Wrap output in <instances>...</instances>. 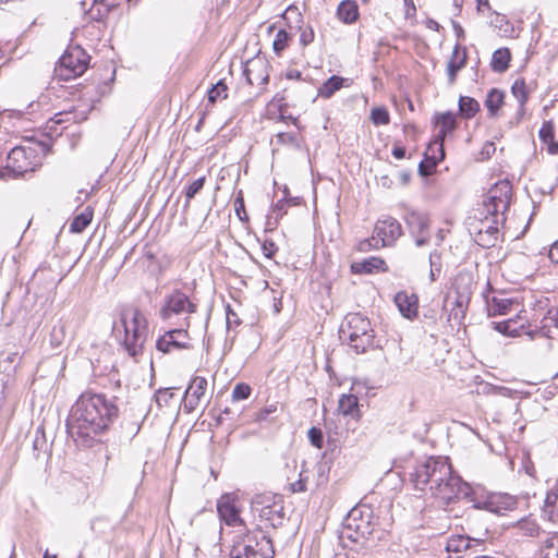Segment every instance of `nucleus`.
<instances>
[{
  "instance_id": "1",
  "label": "nucleus",
  "mask_w": 558,
  "mask_h": 558,
  "mask_svg": "<svg viewBox=\"0 0 558 558\" xmlns=\"http://www.w3.org/2000/svg\"><path fill=\"white\" fill-rule=\"evenodd\" d=\"M118 416V407L102 393L85 392L71 409L68 432L78 446L90 447Z\"/></svg>"
},
{
  "instance_id": "2",
  "label": "nucleus",
  "mask_w": 558,
  "mask_h": 558,
  "mask_svg": "<svg viewBox=\"0 0 558 558\" xmlns=\"http://www.w3.org/2000/svg\"><path fill=\"white\" fill-rule=\"evenodd\" d=\"M120 322L124 329L123 347L132 357L143 353L148 335V323L145 315L134 306L122 310Z\"/></svg>"
},
{
  "instance_id": "3",
  "label": "nucleus",
  "mask_w": 558,
  "mask_h": 558,
  "mask_svg": "<svg viewBox=\"0 0 558 558\" xmlns=\"http://www.w3.org/2000/svg\"><path fill=\"white\" fill-rule=\"evenodd\" d=\"M339 338L348 343L355 353H364L373 344V330L371 323L361 314H349L345 323L341 325Z\"/></svg>"
},
{
  "instance_id": "4",
  "label": "nucleus",
  "mask_w": 558,
  "mask_h": 558,
  "mask_svg": "<svg viewBox=\"0 0 558 558\" xmlns=\"http://www.w3.org/2000/svg\"><path fill=\"white\" fill-rule=\"evenodd\" d=\"M344 533L348 538L359 542L367 538L374 532L373 511L366 505H359L351 509L343 521Z\"/></svg>"
},
{
  "instance_id": "5",
  "label": "nucleus",
  "mask_w": 558,
  "mask_h": 558,
  "mask_svg": "<svg viewBox=\"0 0 558 558\" xmlns=\"http://www.w3.org/2000/svg\"><path fill=\"white\" fill-rule=\"evenodd\" d=\"M88 54L80 47L68 49L59 59L54 69L60 81H70L82 75L88 66Z\"/></svg>"
},
{
  "instance_id": "6",
  "label": "nucleus",
  "mask_w": 558,
  "mask_h": 558,
  "mask_svg": "<svg viewBox=\"0 0 558 558\" xmlns=\"http://www.w3.org/2000/svg\"><path fill=\"white\" fill-rule=\"evenodd\" d=\"M432 495L441 501L442 504H450L460 498H465L471 495L472 487L462 481V478L451 471L449 476H445L441 478V482H438L435 486H433Z\"/></svg>"
},
{
  "instance_id": "7",
  "label": "nucleus",
  "mask_w": 558,
  "mask_h": 558,
  "mask_svg": "<svg viewBox=\"0 0 558 558\" xmlns=\"http://www.w3.org/2000/svg\"><path fill=\"white\" fill-rule=\"evenodd\" d=\"M468 500L472 502L476 509H484L496 514H505L507 511L513 510L517 506L514 497L508 494H485L472 488Z\"/></svg>"
},
{
  "instance_id": "8",
  "label": "nucleus",
  "mask_w": 558,
  "mask_h": 558,
  "mask_svg": "<svg viewBox=\"0 0 558 558\" xmlns=\"http://www.w3.org/2000/svg\"><path fill=\"white\" fill-rule=\"evenodd\" d=\"M511 184L509 181L497 182L487 193L484 202L487 214L493 217H501L505 221V213L508 210L511 201Z\"/></svg>"
},
{
  "instance_id": "9",
  "label": "nucleus",
  "mask_w": 558,
  "mask_h": 558,
  "mask_svg": "<svg viewBox=\"0 0 558 558\" xmlns=\"http://www.w3.org/2000/svg\"><path fill=\"white\" fill-rule=\"evenodd\" d=\"M38 165L37 153L32 147L16 146L8 154L5 169L14 175L33 172Z\"/></svg>"
},
{
  "instance_id": "10",
  "label": "nucleus",
  "mask_w": 558,
  "mask_h": 558,
  "mask_svg": "<svg viewBox=\"0 0 558 558\" xmlns=\"http://www.w3.org/2000/svg\"><path fill=\"white\" fill-rule=\"evenodd\" d=\"M407 228L414 239L417 247L425 246L430 242L429 218L427 214L413 209L407 210L403 216Z\"/></svg>"
},
{
  "instance_id": "11",
  "label": "nucleus",
  "mask_w": 558,
  "mask_h": 558,
  "mask_svg": "<svg viewBox=\"0 0 558 558\" xmlns=\"http://www.w3.org/2000/svg\"><path fill=\"white\" fill-rule=\"evenodd\" d=\"M197 305L190 296L181 290H173L165 299V303L160 308V317L169 319L173 315L195 313Z\"/></svg>"
},
{
  "instance_id": "12",
  "label": "nucleus",
  "mask_w": 558,
  "mask_h": 558,
  "mask_svg": "<svg viewBox=\"0 0 558 558\" xmlns=\"http://www.w3.org/2000/svg\"><path fill=\"white\" fill-rule=\"evenodd\" d=\"M375 234V248L392 245L397 239L402 234L400 222L392 218L386 217L379 219L374 228Z\"/></svg>"
},
{
  "instance_id": "13",
  "label": "nucleus",
  "mask_w": 558,
  "mask_h": 558,
  "mask_svg": "<svg viewBox=\"0 0 558 558\" xmlns=\"http://www.w3.org/2000/svg\"><path fill=\"white\" fill-rule=\"evenodd\" d=\"M444 459V457H428L422 461H417L414 471L411 473V478L416 489H427L429 481L433 478Z\"/></svg>"
},
{
  "instance_id": "14",
  "label": "nucleus",
  "mask_w": 558,
  "mask_h": 558,
  "mask_svg": "<svg viewBox=\"0 0 558 558\" xmlns=\"http://www.w3.org/2000/svg\"><path fill=\"white\" fill-rule=\"evenodd\" d=\"M217 511L221 521L229 526H246L245 522L240 518V510L235 506V498L231 495H222L217 502Z\"/></svg>"
},
{
  "instance_id": "15",
  "label": "nucleus",
  "mask_w": 558,
  "mask_h": 558,
  "mask_svg": "<svg viewBox=\"0 0 558 558\" xmlns=\"http://www.w3.org/2000/svg\"><path fill=\"white\" fill-rule=\"evenodd\" d=\"M436 125L438 128V132L435 135L434 138V145L433 147H436L439 156L437 159H444L445 158V150H444V141L445 137L450 134L457 126L456 122V116L451 112H444L436 117Z\"/></svg>"
},
{
  "instance_id": "16",
  "label": "nucleus",
  "mask_w": 558,
  "mask_h": 558,
  "mask_svg": "<svg viewBox=\"0 0 558 558\" xmlns=\"http://www.w3.org/2000/svg\"><path fill=\"white\" fill-rule=\"evenodd\" d=\"M187 332L183 329H173L167 331L156 342V348L162 353H168L172 350L187 348Z\"/></svg>"
},
{
  "instance_id": "17",
  "label": "nucleus",
  "mask_w": 558,
  "mask_h": 558,
  "mask_svg": "<svg viewBox=\"0 0 558 558\" xmlns=\"http://www.w3.org/2000/svg\"><path fill=\"white\" fill-rule=\"evenodd\" d=\"M207 385L208 383L205 377L196 376L191 380L184 396V405L189 412L199 405L202 399L205 397Z\"/></svg>"
},
{
  "instance_id": "18",
  "label": "nucleus",
  "mask_w": 558,
  "mask_h": 558,
  "mask_svg": "<svg viewBox=\"0 0 558 558\" xmlns=\"http://www.w3.org/2000/svg\"><path fill=\"white\" fill-rule=\"evenodd\" d=\"M395 304L403 317L412 319L417 316L418 300L415 294L400 291L395 295Z\"/></svg>"
},
{
  "instance_id": "19",
  "label": "nucleus",
  "mask_w": 558,
  "mask_h": 558,
  "mask_svg": "<svg viewBox=\"0 0 558 558\" xmlns=\"http://www.w3.org/2000/svg\"><path fill=\"white\" fill-rule=\"evenodd\" d=\"M519 307V302L506 294H499L487 300V311L489 316L507 315Z\"/></svg>"
},
{
  "instance_id": "20",
  "label": "nucleus",
  "mask_w": 558,
  "mask_h": 558,
  "mask_svg": "<svg viewBox=\"0 0 558 558\" xmlns=\"http://www.w3.org/2000/svg\"><path fill=\"white\" fill-rule=\"evenodd\" d=\"M472 291L469 287L454 291L453 301L451 302L452 307L450 308L449 317L454 320H461L465 316V310L470 303Z\"/></svg>"
},
{
  "instance_id": "21",
  "label": "nucleus",
  "mask_w": 558,
  "mask_h": 558,
  "mask_svg": "<svg viewBox=\"0 0 558 558\" xmlns=\"http://www.w3.org/2000/svg\"><path fill=\"white\" fill-rule=\"evenodd\" d=\"M466 49L456 45L447 64V75L450 85L454 84L460 70L466 65Z\"/></svg>"
},
{
  "instance_id": "22",
  "label": "nucleus",
  "mask_w": 558,
  "mask_h": 558,
  "mask_svg": "<svg viewBox=\"0 0 558 558\" xmlns=\"http://www.w3.org/2000/svg\"><path fill=\"white\" fill-rule=\"evenodd\" d=\"M338 413L341 417L338 418V424L342 425V420L348 416L353 418L360 417L359 399L354 395H342L338 401Z\"/></svg>"
},
{
  "instance_id": "23",
  "label": "nucleus",
  "mask_w": 558,
  "mask_h": 558,
  "mask_svg": "<svg viewBox=\"0 0 558 558\" xmlns=\"http://www.w3.org/2000/svg\"><path fill=\"white\" fill-rule=\"evenodd\" d=\"M243 74L250 85L263 86L268 83L266 66L259 61H251L246 64Z\"/></svg>"
},
{
  "instance_id": "24",
  "label": "nucleus",
  "mask_w": 558,
  "mask_h": 558,
  "mask_svg": "<svg viewBox=\"0 0 558 558\" xmlns=\"http://www.w3.org/2000/svg\"><path fill=\"white\" fill-rule=\"evenodd\" d=\"M536 333L554 339L558 336V308H550L541 320V327Z\"/></svg>"
},
{
  "instance_id": "25",
  "label": "nucleus",
  "mask_w": 558,
  "mask_h": 558,
  "mask_svg": "<svg viewBox=\"0 0 558 558\" xmlns=\"http://www.w3.org/2000/svg\"><path fill=\"white\" fill-rule=\"evenodd\" d=\"M351 84L352 80L350 78L332 75L318 88L317 95L324 99H329L336 92L344 86L349 87Z\"/></svg>"
},
{
  "instance_id": "26",
  "label": "nucleus",
  "mask_w": 558,
  "mask_h": 558,
  "mask_svg": "<svg viewBox=\"0 0 558 558\" xmlns=\"http://www.w3.org/2000/svg\"><path fill=\"white\" fill-rule=\"evenodd\" d=\"M386 263L379 257H369L362 262L353 263L351 268L355 274H373L375 271H385Z\"/></svg>"
},
{
  "instance_id": "27",
  "label": "nucleus",
  "mask_w": 558,
  "mask_h": 558,
  "mask_svg": "<svg viewBox=\"0 0 558 558\" xmlns=\"http://www.w3.org/2000/svg\"><path fill=\"white\" fill-rule=\"evenodd\" d=\"M473 543L480 545L481 539L472 538L466 535H453L448 538L446 549L449 553H462L471 548L473 546Z\"/></svg>"
},
{
  "instance_id": "28",
  "label": "nucleus",
  "mask_w": 558,
  "mask_h": 558,
  "mask_svg": "<svg viewBox=\"0 0 558 558\" xmlns=\"http://www.w3.org/2000/svg\"><path fill=\"white\" fill-rule=\"evenodd\" d=\"M258 515L262 520L267 521L272 527L281 525L284 515L282 502L276 504L267 509L258 508Z\"/></svg>"
},
{
  "instance_id": "29",
  "label": "nucleus",
  "mask_w": 558,
  "mask_h": 558,
  "mask_svg": "<svg viewBox=\"0 0 558 558\" xmlns=\"http://www.w3.org/2000/svg\"><path fill=\"white\" fill-rule=\"evenodd\" d=\"M513 529L517 531L518 535L526 537H538L542 533L539 524L531 517L519 520Z\"/></svg>"
},
{
  "instance_id": "30",
  "label": "nucleus",
  "mask_w": 558,
  "mask_h": 558,
  "mask_svg": "<svg viewBox=\"0 0 558 558\" xmlns=\"http://www.w3.org/2000/svg\"><path fill=\"white\" fill-rule=\"evenodd\" d=\"M337 15L340 21L351 24L359 16V7L353 0H344L338 5Z\"/></svg>"
},
{
  "instance_id": "31",
  "label": "nucleus",
  "mask_w": 558,
  "mask_h": 558,
  "mask_svg": "<svg viewBox=\"0 0 558 558\" xmlns=\"http://www.w3.org/2000/svg\"><path fill=\"white\" fill-rule=\"evenodd\" d=\"M541 141L547 145V150L551 155L558 154V143L554 141V123L553 121H545L538 132Z\"/></svg>"
},
{
  "instance_id": "32",
  "label": "nucleus",
  "mask_w": 558,
  "mask_h": 558,
  "mask_svg": "<svg viewBox=\"0 0 558 558\" xmlns=\"http://www.w3.org/2000/svg\"><path fill=\"white\" fill-rule=\"evenodd\" d=\"M245 558H258L256 550V530L246 531L238 537Z\"/></svg>"
},
{
  "instance_id": "33",
  "label": "nucleus",
  "mask_w": 558,
  "mask_h": 558,
  "mask_svg": "<svg viewBox=\"0 0 558 558\" xmlns=\"http://www.w3.org/2000/svg\"><path fill=\"white\" fill-rule=\"evenodd\" d=\"M511 53L508 48L497 49L492 57L490 66L494 72L504 73L509 68Z\"/></svg>"
},
{
  "instance_id": "34",
  "label": "nucleus",
  "mask_w": 558,
  "mask_h": 558,
  "mask_svg": "<svg viewBox=\"0 0 558 558\" xmlns=\"http://www.w3.org/2000/svg\"><path fill=\"white\" fill-rule=\"evenodd\" d=\"M511 93L519 102V116L524 113V105L529 99V88L523 78H518L511 86Z\"/></svg>"
},
{
  "instance_id": "35",
  "label": "nucleus",
  "mask_w": 558,
  "mask_h": 558,
  "mask_svg": "<svg viewBox=\"0 0 558 558\" xmlns=\"http://www.w3.org/2000/svg\"><path fill=\"white\" fill-rule=\"evenodd\" d=\"M256 550L258 558H274L275 550L271 539L262 533L260 530H256Z\"/></svg>"
},
{
  "instance_id": "36",
  "label": "nucleus",
  "mask_w": 558,
  "mask_h": 558,
  "mask_svg": "<svg viewBox=\"0 0 558 558\" xmlns=\"http://www.w3.org/2000/svg\"><path fill=\"white\" fill-rule=\"evenodd\" d=\"M433 145H434V141L428 144V147L425 151V158L429 162L428 170H425V162H421L418 165V171L424 177L430 175L433 173V171L435 170L436 166L442 160V159H437V157L439 156V153L436 147H433V149H432Z\"/></svg>"
},
{
  "instance_id": "37",
  "label": "nucleus",
  "mask_w": 558,
  "mask_h": 558,
  "mask_svg": "<svg viewBox=\"0 0 558 558\" xmlns=\"http://www.w3.org/2000/svg\"><path fill=\"white\" fill-rule=\"evenodd\" d=\"M505 95L501 90L497 88H493L489 90L486 99L485 107L487 108L489 116L495 117L498 110L501 108L504 104Z\"/></svg>"
},
{
  "instance_id": "38",
  "label": "nucleus",
  "mask_w": 558,
  "mask_h": 558,
  "mask_svg": "<svg viewBox=\"0 0 558 558\" xmlns=\"http://www.w3.org/2000/svg\"><path fill=\"white\" fill-rule=\"evenodd\" d=\"M93 219V210L90 208H85L84 211L76 215L70 225V231L73 233L83 232Z\"/></svg>"
},
{
  "instance_id": "39",
  "label": "nucleus",
  "mask_w": 558,
  "mask_h": 558,
  "mask_svg": "<svg viewBox=\"0 0 558 558\" xmlns=\"http://www.w3.org/2000/svg\"><path fill=\"white\" fill-rule=\"evenodd\" d=\"M281 498L269 494H257L252 499V510L258 512V508H269L276 504H281Z\"/></svg>"
},
{
  "instance_id": "40",
  "label": "nucleus",
  "mask_w": 558,
  "mask_h": 558,
  "mask_svg": "<svg viewBox=\"0 0 558 558\" xmlns=\"http://www.w3.org/2000/svg\"><path fill=\"white\" fill-rule=\"evenodd\" d=\"M459 110L466 118H473L480 110V104L474 98L461 96L459 99Z\"/></svg>"
},
{
  "instance_id": "41",
  "label": "nucleus",
  "mask_w": 558,
  "mask_h": 558,
  "mask_svg": "<svg viewBox=\"0 0 558 558\" xmlns=\"http://www.w3.org/2000/svg\"><path fill=\"white\" fill-rule=\"evenodd\" d=\"M451 464L449 463L448 458H445L442 462L439 464L438 470L435 472L433 478L429 481L426 490L432 492L433 486H435L438 482H441V478H445V476H449V474H451Z\"/></svg>"
},
{
  "instance_id": "42",
  "label": "nucleus",
  "mask_w": 558,
  "mask_h": 558,
  "mask_svg": "<svg viewBox=\"0 0 558 558\" xmlns=\"http://www.w3.org/2000/svg\"><path fill=\"white\" fill-rule=\"evenodd\" d=\"M289 40V33L286 29H279L272 43L274 52L277 56H280L281 52L288 47Z\"/></svg>"
},
{
  "instance_id": "43",
  "label": "nucleus",
  "mask_w": 558,
  "mask_h": 558,
  "mask_svg": "<svg viewBox=\"0 0 558 558\" xmlns=\"http://www.w3.org/2000/svg\"><path fill=\"white\" fill-rule=\"evenodd\" d=\"M65 341V326L59 323L52 327L50 342L53 349L61 347Z\"/></svg>"
},
{
  "instance_id": "44",
  "label": "nucleus",
  "mask_w": 558,
  "mask_h": 558,
  "mask_svg": "<svg viewBox=\"0 0 558 558\" xmlns=\"http://www.w3.org/2000/svg\"><path fill=\"white\" fill-rule=\"evenodd\" d=\"M498 222H499V217H495L494 225H489L486 227L485 230H483V233L488 234V239L482 240L483 247H490V246L495 245V243L497 241V235L499 233V230L497 227Z\"/></svg>"
},
{
  "instance_id": "45",
  "label": "nucleus",
  "mask_w": 558,
  "mask_h": 558,
  "mask_svg": "<svg viewBox=\"0 0 558 558\" xmlns=\"http://www.w3.org/2000/svg\"><path fill=\"white\" fill-rule=\"evenodd\" d=\"M544 558H558V533L550 536L543 547Z\"/></svg>"
},
{
  "instance_id": "46",
  "label": "nucleus",
  "mask_w": 558,
  "mask_h": 558,
  "mask_svg": "<svg viewBox=\"0 0 558 558\" xmlns=\"http://www.w3.org/2000/svg\"><path fill=\"white\" fill-rule=\"evenodd\" d=\"M371 120L375 125H386L390 121L389 112L384 107H376L371 111Z\"/></svg>"
},
{
  "instance_id": "47",
  "label": "nucleus",
  "mask_w": 558,
  "mask_h": 558,
  "mask_svg": "<svg viewBox=\"0 0 558 558\" xmlns=\"http://www.w3.org/2000/svg\"><path fill=\"white\" fill-rule=\"evenodd\" d=\"M227 90H228L227 85L222 81H219L216 85H214L209 89L208 101L214 104L219 98L226 99L228 96Z\"/></svg>"
},
{
  "instance_id": "48",
  "label": "nucleus",
  "mask_w": 558,
  "mask_h": 558,
  "mask_svg": "<svg viewBox=\"0 0 558 558\" xmlns=\"http://www.w3.org/2000/svg\"><path fill=\"white\" fill-rule=\"evenodd\" d=\"M33 449L35 456L38 458L40 452H46L48 449L47 439L43 429L38 428L33 441Z\"/></svg>"
},
{
  "instance_id": "49",
  "label": "nucleus",
  "mask_w": 558,
  "mask_h": 558,
  "mask_svg": "<svg viewBox=\"0 0 558 558\" xmlns=\"http://www.w3.org/2000/svg\"><path fill=\"white\" fill-rule=\"evenodd\" d=\"M251 392L252 388L247 384L239 383L232 390V401L245 400L251 396Z\"/></svg>"
},
{
  "instance_id": "50",
  "label": "nucleus",
  "mask_w": 558,
  "mask_h": 558,
  "mask_svg": "<svg viewBox=\"0 0 558 558\" xmlns=\"http://www.w3.org/2000/svg\"><path fill=\"white\" fill-rule=\"evenodd\" d=\"M205 183V177L198 178L194 180L185 191L186 204L191 202L192 198L203 189Z\"/></svg>"
},
{
  "instance_id": "51",
  "label": "nucleus",
  "mask_w": 558,
  "mask_h": 558,
  "mask_svg": "<svg viewBox=\"0 0 558 558\" xmlns=\"http://www.w3.org/2000/svg\"><path fill=\"white\" fill-rule=\"evenodd\" d=\"M327 428H328V437L336 444H344L347 441V438H348V432L343 433V432H339L338 430V424L335 425V430H332L331 426L328 424L327 425Z\"/></svg>"
},
{
  "instance_id": "52",
  "label": "nucleus",
  "mask_w": 558,
  "mask_h": 558,
  "mask_svg": "<svg viewBox=\"0 0 558 558\" xmlns=\"http://www.w3.org/2000/svg\"><path fill=\"white\" fill-rule=\"evenodd\" d=\"M314 38H315V33H314V29L312 26L307 25L306 27L301 28L300 44L303 47H306L310 44H312L314 41Z\"/></svg>"
},
{
  "instance_id": "53",
  "label": "nucleus",
  "mask_w": 558,
  "mask_h": 558,
  "mask_svg": "<svg viewBox=\"0 0 558 558\" xmlns=\"http://www.w3.org/2000/svg\"><path fill=\"white\" fill-rule=\"evenodd\" d=\"M308 438H310V441H311V444L313 446H315L317 448H322L323 447L324 435H323V432H322L320 428L312 427L308 430Z\"/></svg>"
},
{
  "instance_id": "54",
  "label": "nucleus",
  "mask_w": 558,
  "mask_h": 558,
  "mask_svg": "<svg viewBox=\"0 0 558 558\" xmlns=\"http://www.w3.org/2000/svg\"><path fill=\"white\" fill-rule=\"evenodd\" d=\"M277 410H278L277 403L269 404V405L260 409L256 413L255 421H257V422L266 421L271 414L276 413Z\"/></svg>"
},
{
  "instance_id": "55",
  "label": "nucleus",
  "mask_w": 558,
  "mask_h": 558,
  "mask_svg": "<svg viewBox=\"0 0 558 558\" xmlns=\"http://www.w3.org/2000/svg\"><path fill=\"white\" fill-rule=\"evenodd\" d=\"M172 397L173 392L170 389H159L155 395V400L159 407H163L168 404Z\"/></svg>"
},
{
  "instance_id": "56",
  "label": "nucleus",
  "mask_w": 558,
  "mask_h": 558,
  "mask_svg": "<svg viewBox=\"0 0 558 558\" xmlns=\"http://www.w3.org/2000/svg\"><path fill=\"white\" fill-rule=\"evenodd\" d=\"M226 320L228 329L238 327L241 324L238 314L230 307V305L227 306Z\"/></svg>"
},
{
  "instance_id": "57",
  "label": "nucleus",
  "mask_w": 558,
  "mask_h": 558,
  "mask_svg": "<svg viewBox=\"0 0 558 558\" xmlns=\"http://www.w3.org/2000/svg\"><path fill=\"white\" fill-rule=\"evenodd\" d=\"M511 324H512L511 319L505 320V322L495 323V329L497 331L504 333V335L514 336L515 330L511 329Z\"/></svg>"
},
{
  "instance_id": "58",
  "label": "nucleus",
  "mask_w": 558,
  "mask_h": 558,
  "mask_svg": "<svg viewBox=\"0 0 558 558\" xmlns=\"http://www.w3.org/2000/svg\"><path fill=\"white\" fill-rule=\"evenodd\" d=\"M278 247L271 240H265L262 244V251L265 257L271 258L277 252Z\"/></svg>"
},
{
  "instance_id": "59",
  "label": "nucleus",
  "mask_w": 558,
  "mask_h": 558,
  "mask_svg": "<svg viewBox=\"0 0 558 558\" xmlns=\"http://www.w3.org/2000/svg\"><path fill=\"white\" fill-rule=\"evenodd\" d=\"M558 501V484L547 492L544 505L546 507L556 506Z\"/></svg>"
},
{
  "instance_id": "60",
  "label": "nucleus",
  "mask_w": 558,
  "mask_h": 558,
  "mask_svg": "<svg viewBox=\"0 0 558 558\" xmlns=\"http://www.w3.org/2000/svg\"><path fill=\"white\" fill-rule=\"evenodd\" d=\"M543 515L548 521H551V522L557 521L558 520V510L556 509V506L546 507V505H544V507H543Z\"/></svg>"
},
{
  "instance_id": "61",
  "label": "nucleus",
  "mask_w": 558,
  "mask_h": 558,
  "mask_svg": "<svg viewBox=\"0 0 558 558\" xmlns=\"http://www.w3.org/2000/svg\"><path fill=\"white\" fill-rule=\"evenodd\" d=\"M375 234L373 233L372 238L371 239H366V240H363L360 242L359 244V251L360 252H368L371 250H376L375 248Z\"/></svg>"
},
{
  "instance_id": "62",
  "label": "nucleus",
  "mask_w": 558,
  "mask_h": 558,
  "mask_svg": "<svg viewBox=\"0 0 558 558\" xmlns=\"http://www.w3.org/2000/svg\"><path fill=\"white\" fill-rule=\"evenodd\" d=\"M234 208H235V213H236L238 217L241 220L247 219L246 213H245V209H244V202H243L242 197H236L235 198Z\"/></svg>"
},
{
  "instance_id": "63",
  "label": "nucleus",
  "mask_w": 558,
  "mask_h": 558,
  "mask_svg": "<svg viewBox=\"0 0 558 558\" xmlns=\"http://www.w3.org/2000/svg\"><path fill=\"white\" fill-rule=\"evenodd\" d=\"M429 265L435 270H441L440 254L437 251L429 254Z\"/></svg>"
},
{
  "instance_id": "64",
  "label": "nucleus",
  "mask_w": 558,
  "mask_h": 558,
  "mask_svg": "<svg viewBox=\"0 0 558 558\" xmlns=\"http://www.w3.org/2000/svg\"><path fill=\"white\" fill-rule=\"evenodd\" d=\"M229 558H245L243 550L241 548L240 542H234L230 553Z\"/></svg>"
}]
</instances>
